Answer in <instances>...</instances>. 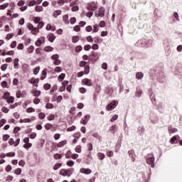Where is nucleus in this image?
<instances>
[{
  "label": "nucleus",
  "instance_id": "1",
  "mask_svg": "<svg viewBox=\"0 0 182 182\" xmlns=\"http://www.w3.org/2000/svg\"><path fill=\"white\" fill-rule=\"evenodd\" d=\"M135 46H139V48H150L153 46V40L147 38H141L135 43Z\"/></svg>",
  "mask_w": 182,
  "mask_h": 182
},
{
  "label": "nucleus",
  "instance_id": "2",
  "mask_svg": "<svg viewBox=\"0 0 182 182\" xmlns=\"http://www.w3.org/2000/svg\"><path fill=\"white\" fill-rule=\"evenodd\" d=\"M146 159L147 164L151 165V167L152 168H154V161L156 160V159L154 158V154H153L152 153L151 154H149L146 156Z\"/></svg>",
  "mask_w": 182,
  "mask_h": 182
},
{
  "label": "nucleus",
  "instance_id": "3",
  "mask_svg": "<svg viewBox=\"0 0 182 182\" xmlns=\"http://www.w3.org/2000/svg\"><path fill=\"white\" fill-rule=\"evenodd\" d=\"M117 105H119V102H117V100H112L109 104L107 105L106 110H107V112H110L113 110V109H116Z\"/></svg>",
  "mask_w": 182,
  "mask_h": 182
},
{
  "label": "nucleus",
  "instance_id": "4",
  "mask_svg": "<svg viewBox=\"0 0 182 182\" xmlns=\"http://www.w3.org/2000/svg\"><path fill=\"white\" fill-rule=\"evenodd\" d=\"M105 12H106V9H105V7H100L99 9V13L96 11L95 13V15L97 18H98V16H100V18H103V16H105Z\"/></svg>",
  "mask_w": 182,
  "mask_h": 182
},
{
  "label": "nucleus",
  "instance_id": "5",
  "mask_svg": "<svg viewBox=\"0 0 182 182\" xmlns=\"http://www.w3.org/2000/svg\"><path fill=\"white\" fill-rule=\"evenodd\" d=\"M158 82H159V83H164L166 82V75H164V73H159L158 75Z\"/></svg>",
  "mask_w": 182,
  "mask_h": 182
},
{
  "label": "nucleus",
  "instance_id": "6",
  "mask_svg": "<svg viewBox=\"0 0 182 182\" xmlns=\"http://www.w3.org/2000/svg\"><path fill=\"white\" fill-rule=\"evenodd\" d=\"M87 9L88 11H96V9H97V5H96L95 4H90L87 5Z\"/></svg>",
  "mask_w": 182,
  "mask_h": 182
},
{
  "label": "nucleus",
  "instance_id": "7",
  "mask_svg": "<svg viewBox=\"0 0 182 182\" xmlns=\"http://www.w3.org/2000/svg\"><path fill=\"white\" fill-rule=\"evenodd\" d=\"M129 156L132 159L133 163L136 161V154H134V150H130L128 151Z\"/></svg>",
  "mask_w": 182,
  "mask_h": 182
},
{
  "label": "nucleus",
  "instance_id": "8",
  "mask_svg": "<svg viewBox=\"0 0 182 182\" xmlns=\"http://www.w3.org/2000/svg\"><path fill=\"white\" fill-rule=\"evenodd\" d=\"M30 83H31L32 85H33L34 86H38V83H39V78H35V77H32L30 80H29Z\"/></svg>",
  "mask_w": 182,
  "mask_h": 182
},
{
  "label": "nucleus",
  "instance_id": "9",
  "mask_svg": "<svg viewBox=\"0 0 182 182\" xmlns=\"http://www.w3.org/2000/svg\"><path fill=\"white\" fill-rule=\"evenodd\" d=\"M82 83L85 84L87 86H92L93 83H92V80L88 78H85L82 80Z\"/></svg>",
  "mask_w": 182,
  "mask_h": 182
},
{
  "label": "nucleus",
  "instance_id": "10",
  "mask_svg": "<svg viewBox=\"0 0 182 182\" xmlns=\"http://www.w3.org/2000/svg\"><path fill=\"white\" fill-rule=\"evenodd\" d=\"M80 171L84 174H90V173H92V170L85 168H81Z\"/></svg>",
  "mask_w": 182,
  "mask_h": 182
},
{
  "label": "nucleus",
  "instance_id": "11",
  "mask_svg": "<svg viewBox=\"0 0 182 182\" xmlns=\"http://www.w3.org/2000/svg\"><path fill=\"white\" fill-rule=\"evenodd\" d=\"M150 120L152 123H156V121L157 120V115L154 113L151 114L150 115Z\"/></svg>",
  "mask_w": 182,
  "mask_h": 182
},
{
  "label": "nucleus",
  "instance_id": "12",
  "mask_svg": "<svg viewBox=\"0 0 182 182\" xmlns=\"http://www.w3.org/2000/svg\"><path fill=\"white\" fill-rule=\"evenodd\" d=\"M136 77L138 80H141L142 77H144V74L142 72H138L136 73Z\"/></svg>",
  "mask_w": 182,
  "mask_h": 182
},
{
  "label": "nucleus",
  "instance_id": "13",
  "mask_svg": "<svg viewBox=\"0 0 182 182\" xmlns=\"http://www.w3.org/2000/svg\"><path fill=\"white\" fill-rule=\"evenodd\" d=\"M65 144H68V141L64 140V141L59 142L57 144V147H58V148L63 147V146H65Z\"/></svg>",
  "mask_w": 182,
  "mask_h": 182
},
{
  "label": "nucleus",
  "instance_id": "14",
  "mask_svg": "<svg viewBox=\"0 0 182 182\" xmlns=\"http://www.w3.org/2000/svg\"><path fill=\"white\" fill-rule=\"evenodd\" d=\"M168 129L170 133H177L178 132V129H177V128H173L172 126L168 127Z\"/></svg>",
  "mask_w": 182,
  "mask_h": 182
},
{
  "label": "nucleus",
  "instance_id": "15",
  "mask_svg": "<svg viewBox=\"0 0 182 182\" xmlns=\"http://www.w3.org/2000/svg\"><path fill=\"white\" fill-rule=\"evenodd\" d=\"M19 58L14 59V69H19Z\"/></svg>",
  "mask_w": 182,
  "mask_h": 182
},
{
  "label": "nucleus",
  "instance_id": "16",
  "mask_svg": "<svg viewBox=\"0 0 182 182\" xmlns=\"http://www.w3.org/2000/svg\"><path fill=\"white\" fill-rule=\"evenodd\" d=\"M60 174L63 176L64 177L67 176L68 177V173L67 169H61L60 171Z\"/></svg>",
  "mask_w": 182,
  "mask_h": 182
},
{
  "label": "nucleus",
  "instance_id": "17",
  "mask_svg": "<svg viewBox=\"0 0 182 182\" xmlns=\"http://www.w3.org/2000/svg\"><path fill=\"white\" fill-rule=\"evenodd\" d=\"M59 15H62V10H56L53 13V16L55 18H58V16H59Z\"/></svg>",
  "mask_w": 182,
  "mask_h": 182
},
{
  "label": "nucleus",
  "instance_id": "18",
  "mask_svg": "<svg viewBox=\"0 0 182 182\" xmlns=\"http://www.w3.org/2000/svg\"><path fill=\"white\" fill-rule=\"evenodd\" d=\"M66 75L65 73H61L58 77V80L59 82H63V80L65 79Z\"/></svg>",
  "mask_w": 182,
  "mask_h": 182
},
{
  "label": "nucleus",
  "instance_id": "19",
  "mask_svg": "<svg viewBox=\"0 0 182 182\" xmlns=\"http://www.w3.org/2000/svg\"><path fill=\"white\" fill-rule=\"evenodd\" d=\"M55 39H56V36H55L53 33L50 34L49 38H48L49 42H51V43H53Z\"/></svg>",
  "mask_w": 182,
  "mask_h": 182
},
{
  "label": "nucleus",
  "instance_id": "20",
  "mask_svg": "<svg viewBox=\"0 0 182 182\" xmlns=\"http://www.w3.org/2000/svg\"><path fill=\"white\" fill-rule=\"evenodd\" d=\"M84 70V73L85 75H89L90 72V66L89 65H86Z\"/></svg>",
  "mask_w": 182,
  "mask_h": 182
},
{
  "label": "nucleus",
  "instance_id": "21",
  "mask_svg": "<svg viewBox=\"0 0 182 182\" xmlns=\"http://www.w3.org/2000/svg\"><path fill=\"white\" fill-rule=\"evenodd\" d=\"M97 157H98L99 160H104L105 157H106V156L105 155V154L99 152L97 154Z\"/></svg>",
  "mask_w": 182,
  "mask_h": 182
},
{
  "label": "nucleus",
  "instance_id": "22",
  "mask_svg": "<svg viewBox=\"0 0 182 182\" xmlns=\"http://www.w3.org/2000/svg\"><path fill=\"white\" fill-rule=\"evenodd\" d=\"M45 129L46 130H50V129H53V124H50V123H47L45 125Z\"/></svg>",
  "mask_w": 182,
  "mask_h": 182
},
{
  "label": "nucleus",
  "instance_id": "23",
  "mask_svg": "<svg viewBox=\"0 0 182 182\" xmlns=\"http://www.w3.org/2000/svg\"><path fill=\"white\" fill-rule=\"evenodd\" d=\"M31 33L33 35H37L39 33V29L37 27H34V28L31 30Z\"/></svg>",
  "mask_w": 182,
  "mask_h": 182
},
{
  "label": "nucleus",
  "instance_id": "24",
  "mask_svg": "<svg viewBox=\"0 0 182 182\" xmlns=\"http://www.w3.org/2000/svg\"><path fill=\"white\" fill-rule=\"evenodd\" d=\"M135 95L136 97H141V95H143V91H141V90H136Z\"/></svg>",
  "mask_w": 182,
  "mask_h": 182
},
{
  "label": "nucleus",
  "instance_id": "25",
  "mask_svg": "<svg viewBox=\"0 0 182 182\" xmlns=\"http://www.w3.org/2000/svg\"><path fill=\"white\" fill-rule=\"evenodd\" d=\"M33 50H35V47L33 46H31L28 48L27 52L28 53H33Z\"/></svg>",
  "mask_w": 182,
  "mask_h": 182
},
{
  "label": "nucleus",
  "instance_id": "26",
  "mask_svg": "<svg viewBox=\"0 0 182 182\" xmlns=\"http://www.w3.org/2000/svg\"><path fill=\"white\" fill-rule=\"evenodd\" d=\"M52 50H53V48H52V46H46L44 48L45 52H52Z\"/></svg>",
  "mask_w": 182,
  "mask_h": 182
},
{
  "label": "nucleus",
  "instance_id": "27",
  "mask_svg": "<svg viewBox=\"0 0 182 182\" xmlns=\"http://www.w3.org/2000/svg\"><path fill=\"white\" fill-rule=\"evenodd\" d=\"M36 12H42V11H43V7L42 6H36Z\"/></svg>",
  "mask_w": 182,
  "mask_h": 182
},
{
  "label": "nucleus",
  "instance_id": "28",
  "mask_svg": "<svg viewBox=\"0 0 182 182\" xmlns=\"http://www.w3.org/2000/svg\"><path fill=\"white\" fill-rule=\"evenodd\" d=\"M7 103H14V100H15V98L14 97H10L9 98H6Z\"/></svg>",
  "mask_w": 182,
  "mask_h": 182
},
{
  "label": "nucleus",
  "instance_id": "29",
  "mask_svg": "<svg viewBox=\"0 0 182 182\" xmlns=\"http://www.w3.org/2000/svg\"><path fill=\"white\" fill-rule=\"evenodd\" d=\"M52 60H58L59 59V54H54L51 56Z\"/></svg>",
  "mask_w": 182,
  "mask_h": 182
},
{
  "label": "nucleus",
  "instance_id": "30",
  "mask_svg": "<svg viewBox=\"0 0 182 182\" xmlns=\"http://www.w3.org/2000/svg\"><path fill=\"white\" fill-rule=\"evenodd\" d=\"M22 173V169L21 168H16L15 170V174H17V176H21Z\"/></svg>",
  "mask_w": 182,
  "mask_h": 182
},
{
  "label": "nucleus",
  "instance_id": "31",
  "mask_svg": "<svg viewBox=\"0 0 182 182\" xmlns=\"http://www.w3.org/2000/svg\"><path fill=\"white\" fill-rule=\"evenodd\" d=\"M86 65H87V62L82 60V61L80 62L79 66H80V68H85L86 66Z\"/></svg>",
  "mask_w": 182,
  "mask_h": 182
},
{
  "label": "nucleus",
  "instance_id": "32",
  "mask_svg": "<svg viewBox=\"0 0 182 182\" xmlns=\"http://www.w3.org/2000/svg\"><path fill=\"white\" fill-rule=\"evenodd\" d=\"M73 43H77V42H79V36H73Z\"/></svg>",
  "mask_w": 182,
  "mask_h": 182
},
{
  "label": "nucleus",
  "instance_id": "33",
  "mask_svg": "<svg viewBox=\"0 0 182 182\" xmlns=\"http://www.w3.org/2000/svg\"><path fill=\"white\" fill-rule=\"evenodd\" d=\"M53 157L55 160H60V159H62V155L60 154H54Z\"/></svg>",
  "mask_w": 182,
  "mask_h": 182
},
{
  "label": "nucleus",
  "instance_id": "34",
  "mask_svg": "<svg viewBox=\"0 0 182 182\" xmlns=\"http://www.w3.org/2000/svg\"><path fill=\"white\" fill-rule=\"evenodd\" d=\"M33 95L36 97H39V95H41V91L39 90H36L33 92Z\"/></svg>",
  "mask_w": 182,
  "mask_h": 182
},
{
  "label": "nucleus",
  "instance_id": "35",
  "mask_svg": "<svg viewBox=\"0 0 182 182\" xmlns=\"http://www.w3.org/2000/svg\"><path fill=\"white\" fill-rule=\"evenodd\" d=\"M66 170H67V173L68 174V177H70V176L72 174H73V171H74L73 168H68V169H66Z\"/></svg>",
  "mask_w": 182,
  "mask_h": 182
},
{
  "label": "nucleus",
  "instance_id": "36",
  "mask_svg": "<svg viewBox=\"0 0 182 182\" xmlns=\"http://www.w3.org/2000/svg\"><path fill=\"white\" fill-rule=\"evenodd\" d=\"M60 167H62V164H60V163L56 164L53 166V170H58V168H60Z\"/></svg>",
  "mask_w": 182,
  "mask_h": 182
},
{
  "label": "nucleus",
  "instance_id": "37",
  "mask_svg": "<svg viewBox=\"0 0 182 182\" xmlns=\"http://www.w3.org/2000/svg\"><path fill=\"white\" fill-rule=\"evenodd\" d=\"M75 151L77 153H82V146L80 145L77 146L75 148Z\"/></svg>",
  "mask_w": 182,
  "mask_h": 182
},
{
  "label": "nucleus",
  "instance_id": "38",
  "mask_svg": "<svg viewBox=\"0 0 182 182\" xmlns=\"http://www.w3.org/2000/svg\"><path fill=\"white\" fill-rule=\"evenodd\" d=\"M66 164L70 167H73V166H75V162L73 161H67Z\"/></svg>",
  "mask_w": 182,
  "mask_h": 182
},
{
  "label": "nucleus",
  "instance_id": "39",
  "mask_svg": "<svg viewBox=\"0 0 182 182\" xmlns=\"http://www.w3.org/2000/svg\"><path fill=\"white\" fill-rule=\"evenodd\" d=\"M35 5H36V1L35 0L30 1L28 3V6H35Z\"/></svg>",
  "mask_w": 182,
  "mask_h": 182
},
{
  "label": "nucleus",
  "instance_id": "40",
  "mask_svg": "<svg viewBox=\"0 0 182 182\" xmlns=\"http://www.w3.org/2000/svg\"><path fill=\"white\" fill-rule=\"evenodd\" d=\"M68 19H69V15L68 14H65L64 16H63V21L65 23H69V21H68Z\"/></svg>",
  "mask_w": 182,
  "mask_h": 182
},
{
  "label": "nucleus",
  "instance_id": "41",
  "mask_svg": "<svg viewBox=\"0 0 182 182\" xmlns=\"http://www.w3.org/2000/svg\"><path fill=\"white\" fill-rule=\"evenodd\" d=\"M76 129V126L73 125L67 129V132H73V130Z\"/></svg>",
  "mask_w": 182,
  "mask_h": 182
},
{
  "label": "nucleus",
  "instance_id": "42",
  "mask_svg": "<svg viewBox=\"0 0 182 182\" xmlns=\"http://www.w3.org/2000/svg\"><path fill=\"white\" fill-rule=\"evenodd\" d=\"M117 119H119V115L115 114L111 118L110 122H115V120H117Z\"/></svg>",
  "mask_w": 182,
  "mask_h": 182
},
{
  "label": "nucleus",
  "instance_id": "43",
  "mask_svg": "<svg viewBox=\"0 0 182 182\" xmlns=\"http://www.w3.org/2000/svg\"><path fill=\"white\" fill-rule=\"evenodd\" d=\"M83 50V47H82V46H77L75 48V52H81V50Z\"/></svg>",
  "mask_w": 182,
  "mask_h": 182
},
{
  "label": "nucleus",
  "instance_id": "44",
  "mask_svg": "<svg viewBox=\"0 0 182 182\" xmlns=\"http://www.w3.org/2000/svg\"><path fill=\"white\" fill-rule=\"evenodd\" d=\"M38 117H39V119H41V120H43V119H45V117H46L45 113H43V112L39 113Z\"/></svg>",
  "mask_w": 182,
  "mask_h": 182
},
{
  "label": "nucleus",
  "instance_id": "45",
  "mask_svg": "<svg viewBox=\"0 0 182 182\" xmlns=\"http://www.w3.org/2000/svg\"><path fill=\"white\" fill-rule=\"evenodd\" d=\"M9 96H11V93H9V92H6L4 94V99H8L9 97H10Z\"/></svg>",
  "mask_w": 182,
  "mask_h": 182
},
{
  "label": "nucleus",
  "instance_id": "46",
  "mask_svg": "<svg viewBox=\"0 0 182 182\" xmlns=\"http://www.w3.org/2000/svg\"><path fill=\"white\" fill-rule=\"evenodd\" d=\"M54 72H55L56 73H60V72H62V68L55 67Z\"/></svg>",
  "mask_w": 182,
  "mask_h": 182
},
{
  "label": "nucleus",
  "instance_id": "47",
  "mask_svg": "<svg viewBox=\"0 0 182 182\" xmlns=\"http://www.w3.org/2000/svg\"><path fill=\"white\" fill-rule=\"evenodd\" d=\"M110 132H112V133L113 134H114V133H116V125H112L111 127Z\"/></svg>",
  "mask_w": 182,
  "mask_h": 182
},
{
  "label": "nucleus",
  "instance_id": "48",
  "mask_svg": "<svg viewBox=\"0 0 182 182\" xmlns=\"http://www.w3.org/2000/svg\"><path fill=\"white\" fill-rule=\"evenodd\" d=\"M73 31H75V32L80 31V26L77 25V26H74Z\"/></svg>",
  "mask_w": 182,
  "mask_h": 182
},
{
  "label": "nucleus",
  "instance_id": "49",
  "mask_svg": "<svg viewBox=\"0 0 182 182\" xmlns=\"http://www.w3.org/2000/svg\"><path fill=\"white\" fill-rule=\"evenodd\" d=\"M6 156V157H15V152H9Z\"/></svg>",
  "mask_w": 182,
  "mask_h": 182
},
{
  "label": "nucleus",
  "instance_id": "50",
  "mask_svg": "<svg viewBox=\"0 0 182 182\" xmlns=\"http://www.w3.org/2000/svg\"><path fill=\"white\" fill-rule=\"evenodd\" d=\"M1 112H3V113H8L9 112V109H8L6 107H3L1 108Z\"/></svg>",
  "mask_w": 182,
  "mask_h": 182
},
{
  "label": "nucleus",
  "instance_id": "51",
  "mask_svg": "<svg viewBox=\"0 0 182 182\" xmlns=\"http://www.w3.org/2000/svg\"><path fill=\"white\" fill-rule=\"evenodd\" d=\"M60 63H62V61L60 60H59V58L54 61V65H55V66H59V65H60Z\"/></svg>",
  "mask_w": 182,
  "mask_h": 182
},
{
  "label": "nucleus",
  "instance_id": "52",
  "mask_svg": "<svg viewBox=\"0 0 182 182\" xmlns=\"http://www.w3.org/2000/svg\"><path fill=\"white\" fill-rule=\"evenodd\" d=\"M85 31L87 32H92V31H93V28L92 27V26H88L85 28Z\"/></svg>",
  "mask_w": 182,
  "mask_h": 182
},
{
  "label": "nucleus",
  "instance_id": "53",
  "mask_svg": "<svg viewBox=\"0 0 182 182\" xmlns=\"http://www.w3.org/2000/svg\"><path fill=\"white\" fill-rule=\"evenodd\" d=\"M50 87H51V85L49 83H47V84L44 85V89L46 90H49V89H50Z\"/></svg>",
  "mask_w": 182,
  "mask_h": 182
},
{
  "label": "nucleus",
  "instance_id": "54",
  "mask_svg": "<svg viewBox=\"0 0 182 182\" xmlns=\"http://www.w3.org/2000/svg\"><path fill=\"white\" fill-rule=\"evenodd\" d=\"M150 97H151V100H152L153 105H156V97H154V95H153V94H151L150 95Z\"/></svg>",
  "mask_w": 182,
  "mask_h": 182
},
{
  "label": "nucleus",
  "instance_id": "55",
  "mask_svg": "<svg viewBox=\"0 0 182 182\" xmlns=\"http://www.w3.org/2000/svg\"><path fill=\"white\" fill-rule=\"evenodd\" d=\"M41 23V17H35L34 23Z\"/></svg>",
  "mask_w": 182,
  "mask_h": 182
},
{
  "label": "nucleus",
  "instance_id": "56",
  "mask_svg": "<svg viewBox=\"0 0 182 182\" xmlns=\"http://www.w3.org/2000/svg\"><path fill=\"white\" fill-rule=\"evenodd\" d=\"M46 109H53V104L48 103L46 105Z\"/></svg>",
  "mask_w": 182,
  "mask_h": 182
},
{
  "label": "nucleus",
  "instance_id": "57",
  "mask_svg": "<svg viewBox=\"0 0 182 182\" xmlns=\"http://www.w3.org/2000/svg\"><path fill=\"white\" fill-rule=\"evenodd\" d=\"M5 123H6V119H2L0 121V127H2L4 126V124H5Z\"/></svg>",
  "mask_w": 182,
  "mask_h": 182
},
{
  "label": "nucleus",
  "instance_id": "58",
  "mask_svg": "<svg viewBox=\"0 0 182 182\" xmlns=\"http://www.w3.org/2000/svg\"><path fill=\"white\" fill-rule=\"evenodd\" d=\"M39 70H41V67H36L33 71L35 75H38L39 73Z\"/></svg>",
  "mask_w": 182,
  "mask_h": 182
},
{
  "label": "nucleus",
  "instance_id": "59",
  "mask_svg": "<svg viewBox=\"0 0 182 182\" xmlns=\"http://www.w3.org/2000/svg\"><path fill=\"white\" fill-rule=\"evenodd\" d=\"M92 49V46L86 45L84 46V50H90Z\"/></svg>",
  "mask_w": 182,
  "mask_h": 182
},
{
  "label": "nucleus",
  "instance_id": "60",
  "mask_svg": "<svg viewBox=\"0 0 182 182\" xmlns=\"http://www.w3.org/2000/svg\"><path fill=\"white\" fill-rule=\"evenodd\" d=\"M42 46V41L41 39H38L36 41V46Z\"/></svg>",
  "mask_w": 182,
  "mask_h": 182
},
{
  "label": "nucleus",
  "instance_id": "61",
  "mask_svg": "<svg viewBox=\"0 0 182 182\" xmlns=\"http://www.w3.org/2000/svg\"><path fill=\"white\" fill-rule=\"evenodd\" d=\"M9 139V134H4L3 135V140L4 141H7V140Z\"/></svg>",
  "mask_w": 182,
  "mask_h": 182
},
{
  "label": "nucleus",
  "instance_id": "62",
  "mask_svg": "<svg viewBox=\"0 0 182 182\" xmlns=\"http://www.w3.org/2000/svg\"><path fill=\"white\" fill-rule=\"evenodd\" d=\"M102 69H103L104 70H107V64L106 63H102Z\"/></svg>",
  "mask_w": 182,
  "mask_h": 182
},
{
  "label": "nucleus",
  "instance_id": "63",
  "mask_svg": "<svg viewBox=\"0 0 182 182\" xmlns=\"http://www.w3.org/2000/svg\"><path fill=\"white\" fill-rule=\"evenodd\" d=\"M31 147H32V144L29 142L24 145V149H31Z\"/></svg>",
  "mask_w": 182,
  "mask_h": 182
},
{
  "label": "nucleus",
  "instance_id": "64",
  "mask_svg": "<svg viewBox=\"0 0 182 182\" xmlns=\"http://www.w3.org/2000/svg\"><path fill=\"white\" fill-rule=\"evenodd\" d=\"M73 12H77V11H79V7L77 6H74L72 7Z\"/></svg>",
  "mask_w": 182,
  "mask_h": 182
}]
</instances>
